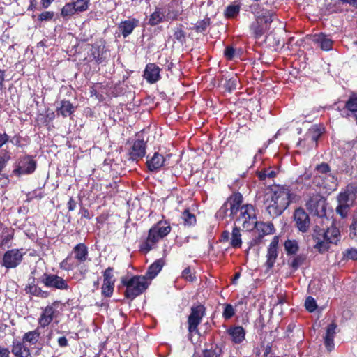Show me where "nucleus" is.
I'll return each instance as SVG.
<instances>
[{
	"label": "nucleus",
	"mask_w": 357,
	"mask_h": 357,
	"mask_svg": "<svg viewBox=\"0 0 357 357\" xmlns=\"http://www.w3.org/2000/svg\"><path fill=\"white\" fill-rule=\"evenodd\" d=\"M0 357H10L8 348L0 345Z\"/></svg>",
	"instance_id": "obj_59"
},
{
	"label": "nucleus",
	"mask_w": 357,
	"mask_h": 357,
	"mask_svg": "<svg viewBox=\"0 0 357 357\" xmlns=\"http://www.w3.org/2000/svg\"><path fill=\"white\" fill-rule=\"evenodd\" d=\"M337 324L335 323L330 324L326 329V334L324 337V343L328 351H331L335 348L334 337L336 334Z\"/></svg>",
	"instance_id": "obj_23"
},
{
	"label": "nucleus",
	"mask_w": 357,
	"mask_h": 357,
	"mask_svg": "<svg viewBox=\"0 0 357 357\" xmlns=\"http://www.w3.org/2000/svg\"><path fill=\"white\" fill-rule=\"evenodd\" d=\"M298 196L287 185H275L267 188L263 197L266 211L272 217L280 215L293 202L298 200Z\"/></svg>",
	"instance_id": "obj_1"
},
{
	"label": "nucleus",
	"mask_w": 357,
	"mask_h": 357,
	"mask_svg": "<svg viewBox=\"0 0 357 357\" xmlns=\"http://www.w3.org/2000/svg\"><path fill=\"white\" fill-rule=\"evenodd\" d=\"M228 211H229V206L227 202H226L217 212V216L223 218L225 215H227Z\"/></svg>",
	"instance_id": "obj_55"
},
{
	"label": "nucleus",
	"mask_w": 357,
	"mask_h": 357,
	"mask_svg": "<svg viewBox=\"0 0 357 357\" xmlns=\"http://www.w3.org/2000/svg\"><path fill=\"white\" fill-rule=\"evenodd\" d=\"M343 257L347 259L357 260V249L349 248L343 252Z\"/></svg>",
	"instance_id": "obj_48"
},
{
	"label": "nucleus",
	"mask_w": 357,
	"mask_h": 357,
	"mask_svg": "<svg viewBox=\"0 0 357 357\" xmlns=\"http://www.w3.org/2000/svg\"><path fill=\"white\" fill-rule=\"evenodd\" d=\"M284 245V250L288 255H295L299 249L298 243L296 240H287Z\"/></svg>",
	"instance_id": "obj_37"
},
{
	"label": "nucleus",
	"mask_w": 357,
	"mask_h": 357,
	"mask_svg": "<svg viewBox=\"0 0 357 357\" xmlns=\"http://www.w3.org/2000/svg\"><path fill=\"white\" fill-rule=\"evenodd\" d=\"M76 208V202L73 197H70L68 202V208L70 211H74Z\"/></svg>",
	"instance_id": "obj_63"
},
{
	"label": "nucleus",
	"mask_w": 357,
	"mask_h": 357,
	"mask_svg": "<svg viewBox=\"0 0 357 357\" xmlns=\"http://www.w3.org/2000/svg\"><path fill=\"white\" fill-rule=\"evenodd\" d=\"M253 224V229H255L256 232L257 233V241L258 242L261 241L263 238L265 236L273 234L275 233V227L272 222H257L255 221Z\"/></svg>",
	"instance_id": "obj_15"
},
{
	"label": "nucleus",
	"mask_w": 357,
	"mask_h": 357,
	"mask_svg": "<svg viewBox=\"0 0 357 357\" xmlns=\"http://www.w3.org/2000/svg\"><path fill=\"white\" fill-rule=\"evenodd\" d=\"M11 351L16 357H32L30 349L24 344V342L14 340Z\"/></svg>",
	"instance_id": "obj_26"
},
{
	"label": "nucleus",
	"mask_w": 357,
	"mask_h": 357,
	"mask_svg": "<svg viewBox=\"0 0 357 357\" xmlns=\"http://www.w3.org/2000/svg\"><path fill=\"white\" fill-rule=\"evenodd\" d=\"M89 0H71L62 8L61 16L64 20H69L75 14L86 11L89 8Z\"/></svg>",
	"instance_id": "obj_5"
},
{
	"label": "nucleus",
	"mask_w": 357,
	"mask_h": 357,
	"mask_svg": "<svg viewBox=\"0 0 357 357\" xmlns=\"http://www.w3.org/2000/svg\"><path fill=\"white\" fill-rule=\"evenodd\" d=\"M224 55L228 60H232L236 55V50L233 47L227 46L225 50Z\"/></svg>",
	"instance_id": "obj_52"
},
{
	"label": "nucleus",
	"mask_w": 357,
	"mask_h": 357,
	"mask_svg": "<svg viewBox=\"0 0 357 357\" xmlns=\"http://www.w3.org/2000/svg\"><path fill=\"white\" fill-rule=\"evenodd\" d=\"M182 278L187 281L192 282L194 281L195 276L192 273L190 268L187 267L182 271Z\"/></svg>",
	"instance_id": "obj_51"
},
{
	"label": "nucleus",
	"mask_w": 357,
	"mask_h": 357,
	"mask_svg": "<svg viewBox=\"0 0 357 357\" xmlns=\"http://www.w3.org/2000/svg\"><path fill=\"white\" fill-rule=\"evenodd\" d=\"M294 221L298 230L306 232L310 227V218L307 213L303 208H297L294 212Z\"/></svg>",
	"instance_id": "obj_19"
},
{
	"label": "nucleus",
	"mask_w": 357,
	"mask_h": 357,
	"mask_svg": "<svg viewBox=\"0 0 357 357\" xmlns=\"http://www.w3.org/2000/svg\"><path fill=\"white\" fill-rule=\"evenodd\" d=\"M149 283L146 277L142 275L134 276L128 281L123 280V284L126 287V297L135 298L148 288Z\"/></svg>",
	"instance_id": "obj_4"
},
{
	"label": "nucleus",
	"mask_w": 357,
	"mask_h": 357,
	"mask_svg": "<svg viewBox=\"0 0 357 357\" xmlns=\"http://www.w3.org/2000/svg\"><path fill=\"white\" fill-rule=\"evenodd\" d=\"M205 308L202 305L193 306L191 308V313L188 317V331L190 333H197V326L201 323L204 316Z\"/></svg>",
	"instance_id": "obj_10"
},
{
	"label": "nucleus",
	"mask_w": 357,
	"mask_h": 357,
	"mask_svg": "<svg viewBox=\"0 0 357 357\" xmlns=\"http://www.w3.org/2000/svg\"><path fill=\"white\" fill-rule=\"evenodd\" d=\"M146 142L143 139L135 140L128 150L129 159L138 160L146 154Z\"/></svg>",
	"instance_id": "obj_17"
},
{
	"label": "nucleus",
	"mask_w": 357,
	"mask_h": 357,
	"mask_svg": "<svg viewBox=\"0 0 357 357\" xmlns=\"http://www.w3.org/2000/svg\"><path fill=\"white\" fill-rule=\"evenodd\" d=\"M54 13L52 11H45L43 12L38 16V20L40 22L43 21H50L54 17Z\"/></svg>",
	"instance_id": "obj_53"
},
{
	"label": "nucleus",
	"mask_w": 357,
	"mask_h": 357,
	"mask_svg": "<svg viewBox=\"0 0 357 357\" xmlns=\"http://www.w3.org/2000/svg\"><path fill=\"white\" fill-rule=\"evenodd\" d=\"M264 357H275V354L273 353L271 347L267 344L264 348Z\"/></svg>",
	"instance_id": "obj_56"
},
{
	"label": "nucleus",
	"mask_w": 357,
	"mask_h": 357,
	"mask_svg": "<svg viewBox=\"0 0 357 357\" xmlns=\"http://www.w3.org/2000/svg\"><path fill=\"white\" fill-rule=\"evenodd\" d=\"M61 302L56 301L42 308V312L38 319V325L41 328L47 326L54 319H56L59 314V308Z\"/></svg>",
	"instance_id": "obj_8"
},
{
	"label": "nucleus",
	"mask_w": 357,
	"mask_h": 357,
	"mask_svg": "<svg viewBox=\"0 0 357 357\" xmlns=\"http://www.w3.org/2000/svg\"><path fill=\"white\" fill-rule=\"evenodd\" d=\"M353 192L347 188L344 192H341L338 197L337 201L340 204H349V202L353 200Z\"/></svg>",
	"instance_id": "obj_36"
},
{
	"label": "nucleus",
	"mask_w": 357,
	"mask_h": 357,
	"mask_svg": "<svg viewBox=\"0 0 357 357\" xmlns=\"http://www.w3.org/2000/svg\"><path fill=\"white\" fill-rule=\"evenodd\" d=\"M74 106L68 100H62L61 102V106L58 109V112L64 117L70 116L74 112Z\"/></svg>",
	"instance_id": "obj_35"
},
{
	"label": "nucleus",
	"mask_w": 357,
	"mask_h": 357,
	"mask_svg": "<svg viewBox=\"0 0 357 357\" xmlns=\"http://www.w3.org/2000/svg\"><path fill=\"white\" fill-rule=\"evenodd\" d=\"M25 253L22 248L9 250L4 253L0 264L7 269L16 268L22 262Z\"/></svg>",
	"instance_id": "obj_9"
},
{
	"label": "nucleus",
	"mask_w": 357,
	"mask_h": 357,
	"mask_svg": "<svg viewBox=\"0 0 357 357\" xmlns=\"http://www.w3.org/2000/svg\"><path fill=\"white\" fill-rule=\"evenodd\" d=\"M280 237L279 236H275L270 245H268L267 254H266V266L268 268H271L275 262V260L278 256V243H279Z\"/></svg>",
	"instance_id": "obj_18"
},
{
	"label": "nucleus",
	"mask_w": 357,
	"mask_h": 357,
	"mask_svg": "<svg viewBox=\"0 0 357 357\" xmlns=\"http://www.w3.org/2000/svg\"><path fill=\"white\" fill-rule=\"evenodd\" d=\"M164 265V261L162 259H160L153 262L148 268L145 277H146L147 280H151L153 279L158 273L161 271L162 266Z\"/></svg>",
	"instance_id": "obj_31"
},
{
	"label": "nucleus",
	"mask_w": 357,
	"mask_h": 357,
	"mask_svg": "<svg viewBox=\"0 0 357 357\" xmlns=\"http://www.w3.org/2000/svg\"><path fill=\"white\" fill-rule=\"evenodd\" d=\"M316 171L320 174L321 175L320 176H325L326 174H328L331 171L330 169V167L328 164L326 163H321L320 165H318L317 167H316Z\"/></svg>",
	"instance_id": "obj_49"
},
{
	"label": "nucleus",
	"mask_w": 357,
	"mask_h": 357,
	"mask_svg": "<svg viewBox=\"0 0 357 357\" xmlns=\"http://www.w3.org/2000/svg\"><path fill=\"white\" fill-rule=\"evenodd\" d=\"M60 268L65 271H72L79 268V271L82 275L88 271V269L84 266H82V264L71 253L61 262Z\"/></svg>",
	"instance_id": "obj_16"
},
{
	"label": "nucleus",
	"mask_w": 357,
	"mask_h": 357,
	"mask_svg": "<svg viewBox=\"0 0 357 357\" xmlns=\"http://www.w3.org/2000/svg\"><path fill=\"white\" fill-rule=\"evenodd\" d=\"M250 8L256 18V21L261 24L264 23L266 28H267L268 24L273 21L274 13L271 10L264 9L259 4L252 5Z\"/></svg>",
	"instance_id": "obj_12"
},
{
	"label": "nucleus",
	"mask_w": 357,
	"mask_h": 357,
	"mask_svg": "<svg viewBox=\"0 0 357 357\" xmlns=\"http://www.w3.org/2000/svg\"><path fill=\"white\" fill-rule=\"evenodd\" d=\"M275 175L276 172L271 168L261 170L258 173V176L261 181L266 180V178H272L275 177Z\"/></svg>",
	"instance_id": "obj_42"
},
{
	"label": "nucleus",
	"mask_w": 357,
	"mask_h": 357,
	"mask_svg": "<svg viewBox=\"0 0 357 357\" xmlns=\"http://www.w3.org/2000/svg\"><path fill=\"white\" fill-rule=\"evenodd\" d=\"M239 216L236 218V222L241 225L247 231L253 229V224L256 220V214L254 207L251 204L243 205L240 208Z\"/></svg>",
	"instance_id": "obj_7"
},
{
	"label": "nucleus",
	"mask_w": 357,
	"mask_h": 357,
	"mask_svg": "<svg viewBox=\"0 0 357 357\" xmlns=\"http://www.w3.org/2000/svg\"><path fill=\"white\" fill-rule=\"evenodd\" d=\"M9 139V137L6 133H0V147L5 144Z\"/></svg>",
	"instance_id": "obj_62"
},
{
	"label": "nucleus",
	"mask_w": 357,
	"mask_h": 357,
	"mask_svg": "<svg viewBox=\"0 0 357 357\" xmlns=\"http://www.w3.org/2000/svg\"><path fill=\"white\" fill-rule=\"evenodd\" d=\"M40 288L38 287L35 284H29V285L26 287V291L33 296L38 295V292Z\"/></svg>",
	"instance_id": "obj_54"
},
{
	"label": "nucleus",
	"mask_w": 357,
	"mask_h": 357,
	"mask_svg": "<svg viewBox=\"0 0 357 357\" xmlns=\"http://www.w3.org/2000/svg\"><path fill=\"white\" fill-rule=\"evenodd\" d=\"M41 282L45 287L59 290H67L69 288L68 282L54 274H44Z\"/></svg>",
	"instance_id": "obj_11"
},
{
	"label": "nucleus",
	"mask_w": 357,
	"mask_h": 357,
	"mask_svg": "<svg viewBox=\"0 0 357 357\" xmlns=\"http://www.w3.org/2000/svg\"><path fill=\"white\" fill-rule=\"evenodd\" d=\"M177 2V4L183 5V8L188 7L190 6H192L195 0H176Z\"/></svg>",
	"instance_id": "obj_57"
},
{
	"label": "nucleus",
	"mask_w": 357,
	"mask_h": 357,
	"mask_svg": "<svg viewBox=\"0 0 357 357\" xmlns=\"http://www.w3.org/2000/svg\"><path fill=\"white\" fill-rule=\"evenodd\" d=\"M340 230L334 226L328 227L326 231L317 232L313 235V239L316 242L314 248L319 253L327 252L331 245H337L340 241Z\"/></svg>",
	"instance_id": "obj_3"
},
{
	"label": "nucleus",
	"mask_w": 357,
	"mask_h": 357,
	"mask_svg": "<svg viewBox=\"0 0 357 357\" xmlns=\"http://www.w3.org/2000/svg\"><path fill=\"white\" fill-rule=\"evenodd\" d=\"M210 24L209 18H206L202 20L197 22L195 26L193 29L198 33H202L206 30Z\"/></svg>",
	"instance_id": "obj_40"
},
{
	"label": "nucleus",
	"mask_w": 357,
	"mask_h": 357,
	"mask_svg": "<svg viewBox=\"0 0 357 357\" xmlns=\"http://www.w3.org/2000/svg\"><path fill=\"white\" fill-rule=\"evenodd\" d=\"M305 258L303 255H297L290 262V266L294 270H296L303 263Z\"/></svg>",
	"instance_id": "obj_45"
},
{
	"label": "nucleus",
	"mask_w": 357,
	"mask_h": 357,
	"mask_svg": "<svg viewBox=\"0 0 357 357\" xmlns=\"http://www.w3.org/2000/svg\"><path fill=\"white\" fill-rule=\"evenodd\" d=\"M70 253L73 254L82 264L86 261L89 255L88 248L84 243H78L76 245Z\"/></svg>",
	"instance_id": "obj_27"
},
{
	"label": "nucleus",
	"mask_w": 357,
	"mask_h": 357,
	"mask_svg": "<svg viewBox=\"0 0 357 357\" xmlns=\"http://www.w3.org/2000/svg\"><path fill=\"white\" fill-rule=\"evenodd\" d=\"M36 167V162L31 156L26 155L22 158L17 165L15 172L20 174H29L33 173Z\"/></svg>",
	"instance_id": "obj_14"
},
{
	"label": "nucleus",
	"mask_w": 357,
	"mask_h": 357,
	"mask_svg": "<svg viewBox=\"0 0 357 357\" xmlns=\"http://www.w3.org/2000/svg\"><path fill=\"white\" fill-rule=\"evenodd\" d=\"M314 41L319 44L323 50L328 51L333 47V41L324 33L314 35Z\"/></svg>",
	"instance_id": "obj_29"
},
{
	"label": "nucleus",
	"mask_w": 357,
	"mask_h": 357,
	"mask_svg": "<svg viewBox=\"0 0 357 357\" xmlns=\"http://www.w3.org/2000/svg\"><path fill=\"white\" fill-rule=\"evenodd\" d=\"M305 306L306 310L310 312H314L317 307L316 301L311 296H308L306 298Z\"/></svg>",
	"instance_id": "obj_44"
},
{
	"label": "nucleus",
	"mask_w": 357,
	"mask_h": 357,
	"mask_svg": "<svg viewBox=\"0 0 357 357\" xmlns=\"http://www.w3.org/2000/svg\"><path fill=\"white\" fill-rule=\"evenodd\" d=\"M58 344L60 347H65L68 346V341L66 337H60L58 338Z\"/></svg>",
	"instance_id": "obj_61"
},
{
	"label": "nucleus",
	"mask_w": 357,
	"mask_h": 357,
	"mask_svg": "<svg viewBox=\"0 0 357 357\" xmlns=\"http://www.w3.org/2000/svg\"><path fill=\"white\" fill-rule=\"evenodd\" d=\"M251 29L252 33L255 35V37L256 38H259L264 33V29L266 28H264L262 25H261L260 22L257 21L256 24H253L252 25Z\"/></svg>",
	"instance_id": "obj_43"
},
{
	"label": "nucleus",
	"mask_w": 357,
	"mask_h": 357,
	"mask_svg": "<svg viewBox=\"0 0 357 357\" xmlns=\"http://www.w3.org/2000/svg\"><path fill=\"white\" fill-rule=\"evenodd\" d=\"M166 19V15L157 8L151 15L149 20V24L151 26H155Z\"/></svg>",
	"instance_id": "obj_33"
},
{
	"label": "nucleus",
	"mask_w": 357,
	"mask_h": 357,
	"mask_svg": "<svg viewBox=\"0 0 357 357\" xmlns=\"http://www.w3.org/2000/svg\"><path fill=\"white\" fill-rule=\"evenodd\" d=\"M321 183L318 182V185L326 189L327 192L335 191L337 186L338 182L337 177L332 173H329L325 176H319Z\"/></svg>",
	"instance_id": "obj_22"
},
{
	"label": "nucleus",
	"mask_w": 357,
	"mask_h": 357,
	"mask_svg": "<svg viewBox=\"0 0 357 357\" xmlns=\"http://www.w3.org/2000/svg\"><path fill=\"white\" fill-rule=\"evenodd\" d=\"M242 201L243 198L240 194L234 195L229 197V199L227 201L229 206V216H234L238 211H240V208L242 206Z\"/></svg>",
	"instance_id": "obj_28"
},
{
	"label": "nucleus",
	"mask_w": 357,
	"mask_h": 357,
	"mask_svg": "<svg viewBox=\"0 0 357 357\" xmlns=\"http://www.w3.org/2000/svg\"><path fill=\"white\" fill-rule=\"evenodd\" d=\"M240 6L238 5H229L225 10V15L228 18H233L238 15Z\"/></svg>",
	"instance_id": "obj_41"
},
{
	"label": "nucleus",
	"mask_w": 357,
	"mask_h": 357,
	"mask_svg": "<svg viewBox=\"0 0 357 357\" xmlns=\"http://www.w3.org/2000/svg\"><path fill=\"white\" fill-rule=\"evenodd\" d=\"M171 229V226L167 221L158 222L149 229L148 235L141 238L139 245V251L146 254L155 249L159 241L167 236Z\"/></svg>",
	"instance_id": "obj_2"
},
{
	"label": "nucleus",
	"mask_w": 357,
	"mask_h": 357,
	"mask_svg": "<svg viewBox=\"0 0 357 357\" xmlns=\"http://www.w3.org/2000/svg\"><path fill=\"white\" fill-rule=\"evenodd\" d=\"M166 158L162 155L155 152L153 155L147 159V168L150 172H156L165 165Z\"/></svg>",
	"instance_id": "obj_25"
},
{
	"label": "nucleus",
	"mask_w": 357,
	"mask_h": 357,
	"mask_svg": "<svg viewBox=\"0 0 357 357\" xmlns=\"http://www.w3.org/2000/svg\"><path fill=\"white\" fill-rule=\"evenodd\" d=\"M176 0H172V1L167 5L166 20H176L179 19V17L183 12V5L177 4Z\"/></svg>",
	"instance_id": "obj_24"
},
{
	"label": "nucleus",
	"mask_w": 357,
	"mask_h": 357,
	"mask_svg": "<svg viewBox=\"0 0 357 357\" xmlns=\"http://www.w3.org/2000/svg\"><path fill=\"white\" fill-rule=\"evenodd\" d=\"M203 357H218V355L214 350L206 349L204 351Z\"/></svg>",
	"instance_id": "obj_58"
},
{
	"label": "nucleus",
	"mask_w": 357,
	"mask_h": 357,
	"mask_svg": "<svg viewBox=\"0 0 357 357\" xmlns=\"http://www.w3.org/2000/svg\"><path fill=\"white\" fill-rule=\"evenodd\" d=\"M54 0H41L40 3L43 8H47Z\"/></svg>",
	"instance_id": "obj_64"
},
{
	"label": "nucleus",
	"mask_w": 357,
	"mask_h": 357,
	"mask_svg": "<svg viewBox=\"0 0 357 357\" xmlns=\"http://www.w3.org/2000/svg\"><path fill=\"white\" fill-rule=\"evenodd\" d=\"M139 20L134 17H128L118 24V30L123 37L126 38L132 33L135 28L139 26Z\"/></svg>",
	"instance_id": "obj_20"
},
{
	"label": "nucleus",
	"mask_w": 357,
	"mask_h": 357,
	"mask_svg": "<svg viewBox=\"0 0 357 357\" xmlns=\"http://www.w3.org/2000/svg\"><path fill=\"white\" fill-rule=\"evenodd\" d=\"M305 206L314 215L321 218L326 215V199L319 194L316 193L310 196Z\"/></svg>",
	"instance_id": "obj_6"
},
{
	"label": "nucleus",
	"mask_w": 357,
	"mask_h": 357,
	"mask_svg": "<svg viewBox=\"0 0 357 357\" xmlns=\"http://www.w3.org/2000/svg\"><path fill=\"white\" fill-rule=\"evenodd\" d=\"M345 108L355 116L357 114V97L351 96L346 102Z\"/></svg>",
	"instance_id": "obj_38"
},
{
	"label": "nucleus",
	"mask_w": 357,
	"mask_h": 357,
	"mask_svg": "<svg viewBox=\"0 0 357 357\" xmlns=\"http://www.w3.org/2000/svg\"><path fill=\"white\" fill-rule=\"evenodd\" d=\"M227 333L236 344L241 343L245 339V332L241 326L231 327L228 329Z\"/></svg>",
	"instance_id": "obj_30"
},
{
	"label": "nucleus",
	"mask_w": 357,
	"mask_h": 357,
	"mask_svg": "<svg viewBox=\"0 0 357 357\" xmlns=\"http://www.w3.org/2000/svg\"><path fill=\"white\" fill-rule=\"evenodd\" d=\"M103 284L101 287L102 295L111 297L114 292L115 280L113 275V268H107L103 273Z\"/></svg>",
	"instance_id": "obj_13"
},
{
	"label": "nucleus",
	"mask_w": 357,
	"mask_h": 357,
	"mask_svg": "<svg viewBox=\"0 0 357 357\" xmlns=\"http://www.w3.org/2000/svg\"><path fill=\"white\" fill-rule=\"evenodd\" d=\"M237 85V78H231L227 82V86L230 90L235 89Z\"/></svg>",
	"instance_id": "obj_60"
},
{
	"label": "nucleus",
	"mask_w": 357,
	"mask_h": 357,
	"mask_svg": "<svg viewBox=\"0 0 357 357\" xmlns=\"http://www.w3.org/2000/svg\"><path fill=\"white\" fill-rule=\"evenodd\" d=\"M40 336V332L38 328H36L33 331H29L25 333L22 337V341L25 342H29L31 344H35L38 341Z\"/></svg>",
	"instance_id": "obj_32"
},
{
	"label": "nucleus",
	"mask_w": 357,
	"mask_h": 357,
	"mask_svg": "<svg viewBox=\"0 0 357 357\" xmlns=\"http://www.w3.org/2000/svg\"><path fill=\"white\" fill-rule=\"evenodd\" d=\"M235 314V310L234 307L230 304H227L225 306V309L222 313V316L225 319H229Z\"/></svg>",
	"instance_id": "obj_47"
},
{
	"label": "nucleus",
	"mask_w": 357,
	"mask_h": 357,
	"mask_svg": "<svg viewBox=\"0 0 357 357\" xmlns=\"http://www.w3.org/2000/svg\"><path fill=\"white\" fill-rule=\"evenodd\" d=\"M184 224L188 226L194 225L196 222V218L194 214L191 213L188 209L185 210L181 215Z\"/></svg>",
	"instance_id": "obj_39"
},
{
	"label": "nucleus",
	"mask_w": 357,
	"mask_h": 357,
	"mask_svg": "<svg viewBox=\"0 0 357 357\" xmlns=\"http://www.w3.org/2000/svg\"><path fill=\"white\" fill-rule=\"evenodd\" d=\"M230 245L231 247H233L234 248H238L241 247V245H242L241 234L240 229L237 227H234L233 228Z\"/></svg>",
	"instance_id": "obj_34"
},
{
	"label": "nucleus",
	"mask_w": 357,
	"mask_h": 357,
	"mask_svg": "<svg viewBox=\"0 0 357 357\" xmlns=\"http://www.w3.org/2000/svg\"><path fill=\"white\" fill-rule=\"evenodd\" d=\"M144 77L150 84L155 83L160 79V68L155 63H148L144 72Z\"/></svg>",
	"instance_id": "obj_21"
},
{
	"label": "nucleus",
	"mask_w": 357,
	"mask_h": 357,
	"mask_svg": "<svg viewBox=\"0 0 357 357\" xmlns=\"http://www.w3.org/2000/svg\"><path fill=\"white\" fill-rule=\"evenodd\" d=\"M349 208V204H340L336 208L337 213L340 214L342 218L347 216Z\"/></svg>",
	"instance_id": "obj_50"
},
{
	"label": "nucleus",
	"mask_w": 357,
	"mask_h": 357,
	"mask_svg": "<svg viewBox=\"0 0 357 357\" xmlns=\"http://www.w3.org/2000/svg\"><path fill=\"white\" fill-rule=\"evenodd\" d=\"M174 38L181 43H183L185 40V33L181 27H176L174 29Z\"/></svg>",
	"instance_id": "obj_46"
}]
</instances>
